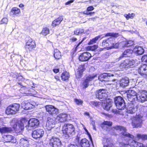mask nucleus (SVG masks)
<instances>
[{"label":"nucleus","instance_id":"obj_50","mask_svg":"<svg viewBox=\"0 0 147 147\" xmlns=\"http://www.w3.org/2000/svg\"><path fill=\"white\" fill-rule=\"evenodd\" d=\"M142 60L143 62H145L147 63V55L142 56Z\"/></svg>","mask_w":147,"mask_h":147},{"label":"nucleus","instance_id":"obj_43","mask_svg":"<svg viewBox=\"0 0 147 147\" xmlns=\"http://www.w3.org/2000/svg\"><path fill=\"white\" fill-rule=\"evenodd\" d=\"M137 136L138 138L144 140L147 139V135H146L138 134H137Z\"/></svg>","mask_w":147,"mask_h":147},{"label":"nucleus","instance_id":"obj_17","mask_svg":"<svg viewBox=\"0 0 147 147\" xmlns=\"http://www.w3.org/2000/svg\"><path fill=\"white\" fill-rule=\"evenodd\" d=\"M45 107L46 111L50 115L57 114L58 113V109L53 105H47Z\"/></svg>","mask_w":147,"mask_h":147},{"label":"nucleus","instance_id":"obj_39","mask_svg":"<svg viewBox=\"0 0 147 147\" xmlns=\"http://www.w3.org/2000/svg\"><path fill=\"white\" fill-rule=\"evenodd\" d=\"M109 42V39L108 38L106 40H103L102 42V46L105 48H107V49H109V45L108 42Z\"/></svg>","mask_w":147,"mask_h":147},{"label":"nucleus","instance_id":"obj_34","mask_svg":"<svg viewBox=\"0 0 147 147\" xmlns=\"http://www.w3.org/2000/svg\"><path fill=\"white\" fill-rule=\"evenodd\" d=\"M69 77V74L67 72H65L62 73L61 75L62 80L63 81H65L68 80Z\"/></svg>","mask_w":147,"mask_h":147},{"label":"nucleus","instance_id":"obj_14","mask_svg":"<svg viewBox=\"0 0 147 147\" xmlns=\"http://www.w3.org/2000/svg\"><path fill=\"white\" fill-rule=\"evenodd\" d=\"M143 107L140 105H138L136 106V108H135L133 105H129L127 109V112L128 114H133L137 110H141Z\"/></svg>","mask_w":147,"mask_h":147},{"label":"nucleus","instance_id":"obj_8","mask_svg":"<svg viewBox=\"0 0 147 147\" xmlns=\"http://www.w3.org/2000/svg\"><path fill=\"white\" fill-rule=\"evenodd\" d=\"M115 103L117 108L119 109H124L125 108V105L124 101L120 96H118L115 98Z\"/></svg>","mask_w":147,"mask_h":147},{"label":"nucleus","instance_id":"obj_42","mask_svg":"<svg viewBox=\"0 0 147 147\" xmlns=\"http://www.w3.org/2000/svg\"><path fill=\"white\" fill-rule=\"evenodd\" d=\"M98 48V46L96 45H93L91 46H88L87 47L86 49L87 51H94Z\"/></svg>","mask_w":147,"mask_h":147},{"label":"nucleus","instance_id":"obj_53","mask_svg":"<svg viewBox=\"0 0 147 147\" xmlns=\"http://www.w3.org/2000/svg\"><path fill=\"white\" fill-rule=\"evenodd\" d=\"M82 127H83V128L84 129V130H85L86 133L87 134L88 136L90 137H91V135L90 134V133L89 132L88 130L86 129V127L83 124H82Z\"/></svg>","mask_w":147,"mask_h":147},{"label":"nucleus","instance_id":"obj_52","mask_svg":"<svg viewBox=\"0 0 147 147\" xmlns=\"http://www.w3.org/2000/svg\"><path fill=\"white\" fill-rule=\"evenodd\" d=\"M82 127H83V128L84 129V130H85L86 133L87 134L88 136L90 137H91V135L90 134V133L89 132L88 130L86 129V127L83 124H82Z\"/></svg>","mask_w":147,"mask_h":147},{"label":"nucleus","instance_id":"obj_24","mask_svg":"<svg viewBox=\"0 0 147 147\" xmlns=\"http://www.w3.org/2000/svg\"><path fill=\"white\" fill-rule=\"evenodd\" d=\"M129 83V80L127 77H125L120 80L119 84L120 86L125 88L128 86Z\"/></svg>","mask_w":147,"mask_h":147},{"label":"nucleus","instance_id":"obj_46","mask_svg":"<svg viewBox=\"0 0 147 147\" xmlns=\"http://www.w3.org/2000/svg\"><path fill=\"white\" fill-rule=\"evenodd\" d=\"M123 46V43L122 42L120 43H117L115 44H114L113 45V48H118L119 47H122Z\"/></svg>","mask_w":147,"mask_h":147},{"label":"nucleus","instance_id":"obj_22","mask_svg":"<svg viewBox=\"0 0 147 147\" xmlns=\"http://www.w3.org/2000/svg\"><path fill=\"white\" fill-rule=\"evenodd\" d=\"M91 57L90 53L86 52L81 54L79 57V59L81 61H86L89 60Z\"/></svg>","mask_w":147,"mask_h":147},{"label":"nucleus","instance_id":"obj_64","mask_svg":"<svg viewBox=\"0 0 147 147\" xmlns=\"http://www.w3.org/2000/svg\"><path fill=\"white\" fill-rule=\"evenodd\" d=\"M83 14H85L86 15L90 14V12H85V11L83 12Z\"/></svg>","mask_w":147,"mask_h":147},{"label":"nucleus","instance_id":"obj_37","mask_svg":"<svg viewBox=\"0 0 147 147\" xmlns=\"http://www.w3.org/2000/svg\"><path fill=\"white\" fill-rule=\"evenodd\" d=\"M123 46L122 47H128L132 45L134 43L131 40L127 41L125 42L123 41L122 42Z\"/></svg>","mask_w":147,"mask_h":147},{"label":"nucleus","instance_id":"obj_40","mask_svg":"<svg viewBox=\"0 0 147 147\" xmlns=\"http://www.w3.org/2000/svg\"><path fill=\"white\" fill-rule=\"evenodd\" d=\"M49 28L45 27L43 28L41 34L44 36L46 35L49 33Z\"/></svg>","mask_w":147,"mask_h":147},{"label":"nucleus","instance_id":"obj_59","mask_svg":"<svg viewBox=\"0 0 147 147\" xmlns=\"http://www.w3.org/2000/svg\"><path fill=\"white\" fill-rule=\"evenodd\" d=\"M22 90H25V93H26L27 92V91L28 90V88L25 87H23L21 88Z\"/></svg>","mask_w":147,"mask_h":147},{"label":"nucleus","instance_id":"obj_32","mask_svg":"<svg viewBox=\"0 0 147 147\" xmlns=\"http://www.w3.org/2000/svg\"><path fill=\"white\" fill-rule=\"evenodd\" d=\"M63 20V19L62 17H59L53 22L52 26L54 27L59 25Z\"/></svg>","mask_w":147,"mask_h":147},{"label":"nucleus","instance_id":"obj_45","mask_svg":"<svg viewBox=\"0 0 147 147\" xmlns=\"http://www.w3.org/2000/svg\"><path fill=\"white\" fill-rule=\"evenodd\" d=\"M84 32V30L83 29H78L75 30L74 31V33L75 34L78 35Z\"/></svg>","mask_w":147,"mask_h":147},{"label":"nucleus","instance_id":"obj_58","mask_svg":"<svg viewBox=\"0 0 147 147\" xmlns=\"http://www.w3.org/2000/svg\"><path fill=\"white\" fill-rule=\"evenodd\" d=\"M86 38H83V39H82V40L81 41H80L78 44L77 45L76 47V48H77L78 47V46L80 45L82 43V42L85 40V39Z\"/></svg>","mask_w":147,"mask_h":147},{"label":"nucleus","instance_id":"obj_3","mask_svg":"<svg viewBox=\"0 0 147 147\" xmlns=\"http://www.w3.org/2000/svg\"><path fill=\"white\" fill-rule=\"evenodd\" d=\"M75 128L73 125L70 124H65L62 130L63 133L67 138L73 135L75 133Z\"/></svg>","mask_w":147,"mask_h":147},{"label":"nucleus","instance_id":"obj_60","mask_svg":"<svg viewBox=\"0 0 147 147\" xmlns=\"http://www.w3.org/2000/svg\"><path fill=\"white\" fill-rule=\"evenodd\" d=\"M53 71L55 73H57L59 72V69H54Z\"/></svg>","mask_w":147,"mask_h":147},{"label":"nucleus","instance_id":"obj_11","mask_svg":"<svg viewBox=\"0 0 147 147\" xmlns=\"http://www.w3.org/2000/svg\"><path fill=\"white\" fill-rule=\"evenodd\" d=\"M106 92L107 90L105 89L99 90L96 94V97L102 102V100L107 99V94Z\"/></svg>","mask_w":147,"mask_h":147},{"label":"nucleus","instance_id":"obj_48","mask_svg":"<svg viewBox=\"0 0 147 147\" xmlns=\"http://www.w3.org/2000/svg\"><path fill=\"white\" fill-rule=\"evenodd\" d=\"M74 100L75 102L77 105H82L83 103V101L80 99H74Z\"/></svg>","mask_w":147,"mask_h":147},{"label":"nucleus","instance_id":"obj_36","mask_svg":"<svg viewBox=\"0 0 147 147\" xmlns=\"http://www.w3.org/2000/svg\"><path fill=\"white\" fill-rule=\"evenodd\" d=\"M101 35L98 36H97L96 37L92 39V40H90V41L88 43V44L89 45H92L95 43L98 40V39L101 38V39L104 37L103 36L101 37Z\"/></svg>","mask_w":147,"mask_h":147},{"label":"nucleus","instance_id":"obj_25","mask_svg":"<svg viewBox=\"0 0 147 147\" xmlns=\"http://www.w3.org/2000/svg\"><path fill=\"white\" fill-rule=\"evenodd\" d=\"M133 51L134 53L138 55H142L144 52V50L142 47L138 46H136Z\"/></svg>","mask_w":147,"mask_h":147},{"label":"nucleus","instance_id":"obj_55","mask_svg":"<svg viewBox=\"0 0 147 147\" xmlns=\"http://www.w3.org/2000/svg\"><path fill=\"white\" fill-rule=\"evenodd\" d=\"M94 7L92 6H90L88 7L87 8V10L88 11H91L93 10L94 9Z\"/></svg>","mask_w":147,"mask_h":147},{"label":"nucleus","instance_id":"obj_19","mask_svg":"<svg viewBox=\"0 0 147 147\" xmlns=\"http://www.w3.org/2000/svg\"><path fill=\"white\" fill-rule=\"evenodd\" d=\"M55 119L54 118H48V121L46 124V128L48 130H51L55 127Z\"/></svg>","mask_w":147,"mask_h":147},{"label":"nucleus","instance_id":"obj_12","mask_svg":"<svg viewBox=\"0 0 147 147\" xmlns=\"http://www.w3.org/2000/svg\"><path fill=\"white\" fill-rule=\"evenodd\" d=\"M137 100L139 101L143 102L147 100V92L141 91L138 94Z\"/></svg>","mask_w":147,"mask_h":147},{"label":"nucleus","instance_id":"obj_10","mask_svg":"<svg viewBox=\"0 0 147 147\" xmlns=\"http://www.w3.org/2000/svg\"><path fill=\"white\" fill-rule=\"evenodd\" d=\"M138 94L134 90L130 89L127 92V96L128 100L131 102L137 100Z\"/></svg>","mask_w":147,"mask_h":147},{"label":"nucleus","instance_id":"obj_2","mask_svg":"<svg viewBox=\"0 0 147 147\" xmlns=\"http://www.w3.org/2000/svg\"><path fill=\"white\" fill-rule=\"evenodd\" d=\"M113 76V74L108 73H104L100 75L98 78H97V76L96 74L89 75L84 79L83 81L82 85L83 88H86L88 86L90 82L95 78H98L100 81L103 82L107 80L106 79H107L108 77Z\"/></svg>","mask_w":147,"mask_h":147},{"label":"nucleus","instance_id":"obj_54","mask_svg":"<svg viewBox=\"0 0 147 147\" xmlns=\"http://www.w3.org/2000/svg\"><path fill=\"white\" fill-rule=\"evenodd\" d=\"M8 22L7 19L6 18H3L1 21V24H7Z\"/></svg>","mask_w":147,"mask_h":147},{"label":"nucleus","instance_id":"obj_30","mask_svg":"<svg viewBox=\"0 0 147 147\" xmlns=\"http://www.w3.org/2000/svg\"><path fill=\"white\" fill-rule=\"evenodd\" d=\"M85 69L84 65H80L79 66L78 69V70L76 74V75L78 76V78L81 77V76L82 75L83 72Z\"/></svg>","mask_w":147,"mask_h":147},{"label":"nucleus","instance_id":"obj_1","mask_svg":"<svg viewBox=\"0 0 147 147\" xmlns=\"http://www.w3.org/2000/svg\"><path fill=\"white\" fill-rule=\"evenodd\" d=\"M114 129L117 130L122 131L121 134L124 136L130 138L128 140V144H125L123 142L120 144V147H147V144L144 145L141 143H138L133 140L134 138L133 135L131 134L126 131V128L123 127L117 126L114 127Z\"/></svg>","mask_w":147,"mask_h":147},{"label":"nucleus","instance_id":"obj_23","mask_svg":"<svg viewBox=\"0 0 147 147\" xmlns=\"http://www.w3.org/2000/svg\"><path fill=\"white\" fill-rule=\"evenodd\" d=\"M138 71L141 75L147 76V65L142 64L138 69Z\"/></svg>","mask_w":147,"mask_h":147},{"label":"nucleus","instance_id":"obj_35","mask_svg":"<svg viewBox=\"0 0 147 147\" xmlns=\"http://www.w3.org/2000/svg\"><path fill=\"white\" fill-rule=\"evenodd\" d=\"M20 12V9L17 7H13L11 11V14L13 15H17Z\"/></svg>","mask_w":147,"mask_h":147},{"label":"nucleus","instance_id":"obj_31","mask_svg":"<svg viewBox=\"0 0 147 147\" xmlns=\"http://www.w3.org/2000/svg\"><path fill=\"white\" fill-rule=\"evenodd\" d=\"M80 145L82 147H89L90 146L89 141L86 138L81 140Z\"/></svg>","mask_w":147,"mask_h":147},{"label":"nucleus","instance_id":"obj_16","mask_svg":"<svg viewBox=\"0 0 147 147\" xmlns=\"http://www.w3.org/2000/svg\"><path fill=\"white\" fill-rule=\"evenodd\" d=\"M36 46V45L34 41L31 38H30L26 42L25 48L26 50L30 51L35 48Z\"/></svg>","mask_w":147,"mask_h":147},{"label":"nucleus","instance_id":"obj_56","mask_svg":"<svg viewBox=\"0 0 147 147\" xmlns=\"http://www.w3.org/2000/svg\"><path fill=\"white\" fill-rule=\"evenodd\" d=\"M68 147H78L77 145L75 144H70L69 145Z\"/></svg>","mask_w":147,"mask_h":147},{"label":"nucleus","instance_id":"obj_15","mask_svg":"<svg viewBox=\"0 0 147 147\" xmlns=\"http://www.w3.org/2000/svg\"><path fill=\"white\" fill-rule=\"evenodd\" d=\"M50 144L52 147H59L61 145V142L58 138L53 137L50 140Z\"/></svg>","mask_w":147,"mask_h":147},{"label":"nucleus","instance_id":"obj_6","mask_svg":"<svg viewBox=\"0 0 147 147\" xmlns=\"http://www.w3.org/2000/svg\"><path fill=\"white\" fill-rule=\"evenodd\" d=\"M143 116V115L140 113L137 114L135 117L131 118L132 120V125L134 128L141 127Z\"/></svg>","mask_w":147,"mask_h":147},{"label":"nucleus","instance_id":"obj_4","mask_svg":"<svg viewBox=\"0 0 147 147\" xmlns=\"http://www.w3.org/2000/svg\"><path fill=\"white\" fill-rule=\"evenodd\" d=\"M26 121L24 119L18 121L17 122L12 120L11 125L14 131L16 133H20L22 132L24 129V123Z\"/></svg>","mask_w":147,"mask_h":147},{"label":"nucleus","instance_id":"obj_7","mask_svg":"<svg viewBox=\"0 0 147 147\" xmlns=\"http://www.w3.org/2000/svg\"><path fill=\"white\" fill-rule=\"evenodd\" d=\"M135 63V61L133 60L126 59L123 61L120 64L117 65V67L118 68L116 69L117 71H119L123 68L129 67L133 65Z\"/></svg>","mask_w":147,"mask_h":147},{"label":"nucleus","instance_id":"obj_20","mask_svg":"<svg viewBox=\"0 0 147 147\" xmlns=\"http://www.w3.org/2000/svg\"><path fill=\"white\" fill-rule=\"evenodd\" d=\"M40 122L39 120L35 118H31L28 122L29 127L36 128L39 125Z\"/></svg>","mask_w":147,"mask_h":147},{"label":"nucleus","instance_id":"obj_62","mask_svg":"<svg viewBox=\"0 0 147 147\" xmlns=\"http://www.w3.org/2000/svg\"><path fill=\"white\" fill-rule=\"evenodd\" d=\"M71 40L73 42H74L76 41L77 39L73 37L71 39Z\"/></svg>","mask_w":147,"mask_h":147},{"label":"nucleus","instance_id":"obj_41","mask_svg":"<svg viewBox=\"0 0 147 147\" xmlns=\"http://www.w3.org/2000/svg\"><path fill=\"white\" fill-rule=\"evenodd\" d=\"M124 16L128 20L129 19L133 18L135 16V14L133 13H129L128 14H125Z\"/></svg>","mask_w":147,"mask_h":147},{"label":"nucleus","instance_id":"obj_18","mask_svg":"<svg viewBox=\"0 0 147 147\" xmlns=\"http://www.w3.org/2000/svg\"><path fill=\"white\" fill-rule=\"evenodd\" d=\"M102 100V101L101 102V104L103 108L105 110H109L112 106V101L110 99H107Z\"/></svg>","mask_w":147,"mask_h":147},{"label":"nucleus","instance_id":"obj_63","mask_svg":"<svg viewBox=\"0 0 147 147\" xmlns=\"http://www.w3.org/2000/svg\"><path fill=\"white\" fill-rule=\"evenodd\" d=\"M84 115L88 116V117H90L89 113L87 112H85L84 113Z\"/></svg>","mask_w":147,"mask_h":147},{"label":"nucleus","instance_id":"obj_51","mask_svg":"<svg viewBox=\"0 0 147 147\" xmlns=\"http://www.w3.org/2000/svg\"><path fill=\"white\" fill-rule=\"evenodd\" d=\"M82 127H83V128L84 129V130H85L86 133L87 134L88 136L90 137H91V135L90 134V133L89 132L88 130L86 129V127L83 124H82Z\"/></svg>","mask_w":147,"mask_h":147},{"label":"nucleus","instance_id":"obj_44","mask_svg":"<svg viewBox=\"0 0 147 147\" xmlns=\"http://www.w3.org/2000/svg\"><path fill=\"white\" fill-rule=\"evenodd\" d=\"M118 35L119 34L118 33H109L106 34L105 36H110L113 37H117Z\"/></svg>","mask_w":147,"mask_h":147},{"label":"nucleus","instance_id":"obj_28","mask_svg":"<svg viewBox=\"0 0 147 147\" xmlns=\"http://www.w3.org/2000/svg\"><path fill=\"white\" fill-rule=\"evenodd\" d=\"M3 125V121L1 119H0V127L2 125ZM11 130V129L10 128H8L5 127H0V132L1 133L9 132Z\"/></svg>","mask_w":147,"mask_h":147},{"label":"nucleus","instance_id":"obj_21","mask_svg":"<svg viewBox=\"0 0 147 147\" xmlns=\"http://www.w3.org/2000/svg\"><path fill=\"white\" fill-rule=\"evenodd\" d=\"M67 114L61 113L57 116L56 120L59 122H65L67 120Z\"/></svg>","mask_w":147,"mask_h":147},{"label":"nucleus","instance_id":"obj_29","mask_svg":"<svg viewBox=\"0 0 147 147\" xmlns=\"http://www.w3.org/2000/svg\"><path fill=\"white\" fill-rule=\"evenodd\" d=\"M133 52V51L132 50L129 49L126 50L123 52V55L120 57V58L121 59L123 57H129Z\"/></svg>","mask_w":147,"mask_h":147},{"label":"nucleus","instance_id":"obj_27","mask_svg":"<svg viewBox=\"0 0 147 147\" xmlns=\"http://www.w3.org/2000/svg\"><path fill=\"white\" fill-rule=\"evenodd\" d=\"M4 141L6 142H16L15 140H14L13 136L10 135H4L3 136Z\"/></svg>","mask_w":147,"mask_h":147},{"label":"nucleus","instance_id":"obj_13","mask_svg":"<svg viewBox=\"0 0 147 147\" xmlns=\"http://www.w3.org/2000/svg\"><path fill=\"white\" fill-rule=\"evenodd\" d=\"M44 133V131L42 129H38L33 131L32 134L33 138L37 139L42 137Z\"/></svg>","mask_w":147,"mask_h":147},{"label":"nucleus","instance_id":"obj_38","mask_svg":"<svg viewBox=\"0 0 147 147\" xmlns=\"http://www.w3.org/2000/svg\"><path fill=\"white\" fill-rule=\"evenodd\" d=\"M108 39H109V42H108V44L109 45V49H113V45L115 43V39L114 38H112L111 37L109 38Z\"/></svg>","mask_w":147,"mask_h":147},{"label":"nucleus","instance_id":"obj_33","mask_svg":"<svg viewBox=\"0 0 147 147\" xmlns=\"http://www.w3.org/2000/svg\"><path fill=\"white\" fill-rule=\"evenodd\" d=\"M54 56L55 59H59L61 57V53L59 50L55 49L54 50Z\"/></svg>","mask_w":147,"mask_h":147},{"label":"nucleus","instance_id":"obj_61","mask_svg":"<svg viewBox=\"0 0 147 147\" xmlns=\"http://www.w3.org/2000/svg\"><path fill=\"white\" fill-rule=\"evenodd\" d=\"M55 79L57 81H60V80L59 79V77L57 76H55Z\"/></svg>","mask_w":147,"mask_h":147},{"label":"nucleus","instance_id":"obj_5","mask_svg":"<svg viewBox=\"0 0 147 147\" xmlns=\"http://www.w3.org/2000/svg\"><path fill=\"white\" fill-rule=\"evenodd\" d=\"M19 104L14 103L7 107L5 110V113L7 115H12L16 113L19 110Z\"/></svg>","mask_w":147,"mask_h":147},{"label":"nucleus","instance_id":"obj_9","mask_svg":"<svg viewBox=\"0 0 147 147\" xmlns=\"http://www.w3.org/2000/svg\"><path fill=\"white\" fill-rule=\"evenodd\" d=\"M36 105V102L33 101H24L21 104L22 107L23 109L26 110L33 108Z\"/></svg>","mask_w":147,"mask_h":147},{"label":"nucleus","instance_id":"obj_26","mask_svg":"<svg viewBox=\"0 0 147 147\" xmlns=\"http://www.w3.org/2000/svg\"><path fill=\"white\" fill-rule=\"evenodd\" d=\"M20 145L23 147H27L29 145L28 139L27 138H22L20 140Z\"/></svg>","mask_w":147,"mask_h":147},{"label":"nucleus","instance_id":"obj_57","mask_svg":"<svg viewBox=\"0 0 147 147\" xmlns=\"http://www.w3.org/2000/svg\"><path fill=\"white\" fill-rule=\"evenodd\" d=\"M74 0H71L70 1H67V2H66L65 3V5H69L71 3H72L74 2Z\"/></svg>","mask_w":147,"mask_h":147},{"label":"nucleus","instance_id":"obj_47","mask_svg":"<svg viewBox=\"0 0 147 147\" xmlns=\"http://www.w3.org/2000/svg\"><path fill=\"white\" fill-rule=\"evenodd\" d=\"M112 124V123L111 122L108 121H105L101 125V126L102 127H103L102 125H107L109 126H111Z\"/></svg>","mask_w":147,"mask_h":147},{"label":"nucleus","instance_id":"obj_49","mask_svg":"<svg viewBox=\"0 0 147 147\" xmlns=\"http://www.w3.org/2000/svg\"><path fill=\"white\" fill-rule=\"evenodd\" d=\"M90 104L92 105V106H97L101 104V102H90Z\"/></svg>","mask_w":147,"mask_h":147}]
</instances>
